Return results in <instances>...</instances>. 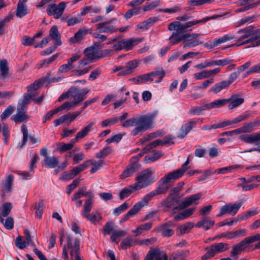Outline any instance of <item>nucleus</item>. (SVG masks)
<instances>
[{"mask_svg": "<svg viewBox=\"0 0 260 260\" xmlns=\"http://www.w3.org/2000/svg\"><path fill=\"white\" fill-rule=\"evenodd\" d=\"M214 0H190L188 1L187 5L189 7L187 8V10H192L195 6H199L206 4H210Z\"/></svg>", "mask_w": 260, "mask_h": 260, "instance_id": "nucleus-30", "label": "nucleus"}, {"mask_svg": "<svg viewBox=\"0 0 260 260\" xmlns=\"http://www.w3.org/2000/svg\"><path fill=\"white\" fill-rule=\"evenodd\" d=\"M66 7V3L61 2L58 5H56L55 4L48 5L46 11L49 16L53 15L54 18L58 19L63 14Z\"/></svg>", "mask_w": 260, "mask_h": 260, "instance_id": "nucleus-5", "label": "nucleus"}, {"mask_svg": "<svg viewBox=\"0 0 260 260\" xmlns=\"http://www.w3.org/2000/svg\"><path fill=\"white\" fill-rule=\"evenodd\" d=\"M149 251L153 260L154 258L155 260H172L171 258L168 259L167 254L164 251L158 248L151 249Z\"/></svg>", "mask_w": 260, "mask_h": 260, "instance_id": "nucleus-21", "label": "nucleus"}, {"mask_svg": "<svg viewBox=\"0 0 260 260\" xmlns=\"http://www.w3.org/2000/svg\"><path fill=\"white\" fill-rule=\"evenodd\" d=\"M246 235V230L241 229L238 231H233L229 233V239H234Z\"/></svg>", "mask_w": 260, "mask_h": 260, "instance_id": "nucleus-52", "label": "nucleus"}, {"mask_svg": "<svg viewBox=\"0 0 260 260\" xmlns=\"http://www.w3.org/2000/svg\"><path fill=\"white\" fill-rule=\"evenodd\" d=\"M126 235V232L123 230L116 231L115 230L111 235V240L113 242L118 243L119 240V238L125 236Z\"/></svg>", "mask_w": 260, "mask_h": 260, "instance_id": "nucleus-42", "label": "nucleus"}, {"mask_svg": "<svg viewBox=\"0 0 260 260\" xmlns=\"http://www.w3.org/2000/svg\"><path fill=\"white\" fill-rule=\"evenodd\" d=\"M135 84H141L147 81H152L150 73L139 75L135 78L131 79Z\"/></svg>", "mask_w": 260, "mask_h": 260, "instance_id": "nucleus-33", "label": "nucleus"}, {"mask_svg": "<svg viewBox=\"0 0 260 260\" xmlns=\"http://www.w3.org/2000/svg\"><path fill=\"white\" fill-rule=\"evenodd\" d=\"M163 155L161 151L153 150L151 155H146L144 157V161L147 164L154 162Z\"/></svg>", "mask_w": 260, "mask_h": 260, "instance_id": "nucleus-32", "label": "nucleus"}, {"mask_svg": "<svg viewBox=\"0 0 260 260\" xmlns=\"http://www.w3.org/2000/svg\"><path fill=\"white\" fill-rule=\"evenodd\" d=\"M228 85V83L225 81H222L218 83H216L215 85L212 86L209 92H213L214 93H217L219 92L222 89L225 88Z\"/></svg>", "mask_w": 260, "mask_h": 260, "instance_id": "nucleus-46", "label": "nucleus"}, {"mask_svg": "<svg viewBox=\"0 0 260 260\" xmlns=\"http://www.w3.org/2000/svg\"><path fill=\"white\" fill-rule=\"evenodd\" d=\"M85 218L91 223L95 225L97 224L102 219V217L100 213L98 211L92 212L91 214L86 216Z\"/></svg>", "mask_w": 260, "mask_h": 260, "instance_id": "nucleus-34", "label": "nucleus"}, {"mask_svg": "<svg viewBox=\"0 0 260 260\" xmlns=\"http://www.w3.org/2000/svg\"><path fill=\"white\" fill-rule=\"evenodd\" d=\"M206 250H207V252H206V253H205L204 255L202 256V260H206L208 258L213 257L216 254H217L213 245H212L211 246L209 247L206 248Z\"/></svg>", "mask_w": 260, "mask_h": 260, "instance_id": "nucleus-53", "label": "nucleus"}, {"mask_svg": "<svg viewBox=\"0 0 260 260\" xmlns=\"http://www.w3.org/2000/svg\"><path fill=\"white\" fill-rule=\"evenodd\" d=\"M207 109V108L205 107V105L201 107H194L189 110V113L192 115H201L204 111Z\"/></svg>", "mask_w": 260, "mask_h": 260, "instance_id": "nucleus-59", "label": "nucleus"}, {"mask_svg": "<svg viewBox=\"0 0 260 260\" xmlns=\"http://www.w3.org/2000/svg\"><path fill=\"white\" fill-rule=\"evenodd\" d=\"M157 113L154 112L141 115L137 118H131L121 122L123 127H129L135 125V127L131 131V135L136 136L140 133L151 129L153 127L154 120Z\"/></svg>", "mask_w": 260, "mask_h": 260, "instance_id": "nucleus-2", "label": "nucleus"}, {"mask_svg": "<svg viewBox=\"0 0 260 260\" xmlns=\"http://www.w3.org/2000/svg\"><path fill=\"white\" fill-rule=\"evenodd\" d=\"M128 207V205L126 202L123 203L119 207L115 208L113 210V214L115 215L118 216L122 212L126 210Z\"/></svg>", "mask_w": 260, "mask_h": 260, "instance_id": "nucleus-63", "label": "nucleus"}, {"mask_svg": "<svg viewBox=\"0 0 260 260\" xmlns=\"http://www.w3.org/2000/svg\"><path fill=\"white\" fill-rule=\"evenodd\" d=\"M90 161V164H91L92 167L90 170V173L91 174H93L95 173L103 165L104 160H100L98 161H93L91 160H89Z\"/></svg>", "mask_w": 260, "mask_h": 260, "instance_id": "nucleus-55", "label": "nucleus"}, {"mask_svg": "<svg viewBox=\"0 0 260 260\" xmlns=\"http://www.w3.org/2000/svg\"><path fill=\"white\" fill-rule=\"evenodd\" d=\"M46 80L47 78H44V79H41L38 81H36L33 84L27 86L28 92H31L33 90H37L40 87L44 85Z\"/></svg>", "mask_w": 260, "mask_h": 260, "instance_id": "nucleus-41", "label": "nucleus"}, {"mask_svg": "<svg viewBox=\"0 0 260 260\" xmlns=\"http://www.w3.org/2000/svg\"><path fill=\"white\" fill-rule=\"evenodd\" d=\"M154 170L151 168L146 169L142 171L136 178V182L135 185L139 190L144 188L155 181L152 177Z\"/></svg>", "mask_w": 260, "mask_h": 260, "instance_id": "nucleus-3", "label": "nucleus"}, {"mask_svg": "<svg viewBox=\"0 0 260 260\" xmlns=\"http://www.w3.org/2000/svg\"><path fill=\"white\" fill-rule=\"evenodd\" d=\"M35 209L36 210V215L39 218H42L43 210L44 209V203L42 200H40L38 203L36 204Z\"/></svg>", "mask_w": 260, "mask_h": 260, "instance_id": "nucleus-54", "label": "nucleus"}, {"mask_svg": "<svg viewBox=\"0 0 260 260\" xmlns=\"http://www.w3.org/2000/svg\"><path fill=\"white\" fill-rule=\"evenodd\" d=\"M196 121H190L182 125L177 137L179 138H183L193 127L196 126Z\"/></svg>", "mask_w": 260, "mask_h": 260, "instance_id": "nucleus-17", "label": "nucleus"}, {"mask_svg": "<svg viewBox=\"0 0 260 260\" xmlns=\"http://www.w3.org/2000/svg\"><path fill=\"white\" fill-rule=\"evenodd\" d=\"M57 56V55L55 54L47 59L40 61V63L37 64V68L39 69L44 66L47 67L49 64L53 61L56 58Z\"/></svg>", "mask_w": 260, "mask_h": 260, "instance_id": "nucleus-58", "label": "nucleus"}, {"mask_svg": "<svg viewBox=\"0 0 260 260\" xmlns=\"http://www.w3.org/2000/svg\"><path fill=\"white\" fill-rule=\"evenodd\" d=\"M77 106L74 102H67L62 104L61 106L57 107L59 111H61L63 110H66L67 111H69L75 107Z\"/></svg>", "mask_w": 260, "mask_h": 260, "instance_id": "nucleus-57", "label": "nucleus"}, {"mask_svg": "<svg viewBox=\"0 0 260 260\" xmlns=\"http://www.w3.org/2000/svg\"><path fill=\"white\" fill-rule=\"evenodd\" d=\"M73 148V145L71 144H66L63 143H59L57 147V149L58 150L60 151V153H62L68 150H70L72 149Z\"/></svg>", "mask_w": 260, "mask_h": 260, "instance_id": "nucleus-64", "label": "nucleus"}, {"mask_svg": "<svg viewBox=\"0 0 260 260\" xmlns=\"http://www.w3.org/2000/svg\"><path fill=\"white\" fill-rule=\"evenodd\" d=\"M146 205L141 200L139 202L135 204L132 208L129 210L128 212L124 216L123 220H127L129 217L134 216L136 215L139 211H140Z\"/></svg>", "mask_w": 260, "mask_h": 260, "instance_id": "nucleus-13", "label": "nucleus"}, {"mask_svg": "<svg viewBox=\"0 0 260 260\" xmlns=\"http://www.w3.org/2000/svg\"><path fill=\"white\" fill-rule=\"evenodd\" d=\"M28 10L25 3L19 1L17 4L16 11V16L18 18H22L28 13Z\"/></svg>", "mask_w": 260, "mask_h": 260, "instance_id": "nucleus-22", "label": "nucleus"}, {"mask_svg": "<svg viewBox=\"0 0 260 260\" xmlns=\"http://www.w3.org/2000/svg\"><path fill=\"white\" fill-rule=\"evenodd\" d=\"M193 223L191 222H188L184 224L181 225L179 227L181 234H184L185 233L189 232L192 228H193Z\"/></svg>", "mask_w": 260, "mask_h": 260, "instance_id": "nucleus-61", "label": "nucleus"}, {"mask_svg": "<svg viewBox=\"0 0 260 260\" xmlns=\"http://www.w3.org/2000/svg\"><path fill=\"white\" fill-rule=\"evenodd\" d=\"M195 211V208H189L184 210L183 212L179 213L174 217V219L176 221L185 219L190 216Z\"/></svg>", "mask_w": 260, "mask_h": 260, "instance_id": "nucleus-38", "label": "nucleus"}, {"mask_svg": "<svg viewBox=\"0 0 260 260\" xmlns=\"http://www.w3.org/2000/svg\"><path fill=\"white\" fill-rule=\"evenodd\" d=\"M87 34V30L85 29H80L75 34L74 36L71 37L69 42L71 43H76L83 38L84 36Z\"/></svg>", "mask_w": 260, "mask_h": 260, "instance_id": "nucleus-31", "label": "nucleus"}, {"mask_svg": "<svg viewBox=\"0 0 260 260\" xmlns=\"http://www.w3.org/2000/svg\"><path fill=\"white\" fill-rule=\"evenodd\" d=\"M146 205L141 200L139 202L135 204L132 208L129 210L128 212L124 216L123 220H127L129 217L134 216L136 215L139 211H140Z\"/></svg>", "mask_w": 260, "mask_h": 260, "instance_id": "nucleus-12", "label": "nucleus"}, {"mask_svg": "<svg viewBox=\"0 0 260 260\" xmlns=\"http://www.w3.org/2000/svg\"><path fill=\"white\" fill-rule=\"evenodd\" d=\"M99 45H93L86 48L84 51L85 56L90 59L92 61L105 57L109 54L111 50L106 49L103 51L99 50Z\"/></svg>", "mask_w": 260, "mask_h": 260, "instance_id": "nucleus-4", "label": "nucleus"}, {"mask_svg": "<svg viewBox=\"0 0 260 260\" xmlns=\"http://www.w3.org/2000/svg\"><path fill=\"white\" fill-rule=\"evenodd\" d=\"M152 222H147L141 224L138 226L136 230H134L133 232L137 236L140 235L143 232L150 230L152 226Z\"/></svg>", "mask_w": 260, "mask_h": 260, "instance_id": "nucleus-39", "label": "nucleus"}, {"mask_svg": "<svg viewBox=\"0 0 260 260\" xmlns=\"http://www.w3.org/2000/svg\"><path fill=\"white\" fill-rule=\"evenodd\" d=\"M68 17H66L64 16L62 17L61 18V20L62 21H67V24L68 26H72L76 24L79 23L82 21V19L80 17H71L67 20Z\"/></svg>", "mask_w": 260, "mask_h": 260, "instance_id": "nucleus-51", "label": "nucleus"}, {"mask_svg": "<svg viewBox=\"0 0 260 260\" xmlns=\"http://www.w3.org/2000/svg\"><path fill=\"white\" fill-rule=\"evenodd\" d=\"M95 124L94 122H90L88 125L77 133L80 139L85 137L90 132L91 128Z\"/></svg>", "mask_w": 260, "mask_h": 260, "instance_id": "nucleus-44", "label": "nucleus"}, {"mask_svg": "<svg viewBox=\"0 0 260 260\" xmlns=\"http://www.w3.org/2000/svg\"><path fill=\"white\" fill-rule=\"evenodd\" d=\"M49 40H52L54 45L56 46H60L62 44L61 41V35L59 32L58 27L56 25L52 26L50 30L49 36Z\"/></svg>", "mask_w": 260, "mask_h": 260, "instance_id": "nucleus-10", "label": "nucleus"}, {"mask_svg": "<svg viewBox=\"0 0 260 260\" xmlns=\"http://www.w3.org/2000/svg\"><path fill=\"white\" fill-rule=\"evenodd\" d=\"M220 17H221V16L218 15H213L211 17H205L202 19H200V20H195V21H191L187 22L185 23V24L186 28H187L190 27H191L192 26H193L194 25H196V24H198L199 23L204 24L209 20L215 19L217 18Z\"/></svg>", "mask_w": 260, "mask_h": 260, "instance_id": "nucleus-25", "label": "nucleus"}, {"mask_svg": "<svg viewBox=\"0 0 260 260\" xmlns=\"http://www.w3.org/2000/svg\"><path fill=\"white\" fill-rule=\"evenodd\" d=\"M93 201L91 199H87L85 200L83 206L82 215L84 217L90 214L92 207Z\"/></svg>", "mask_w": 260, "mask_h": 260, "instance_id": "nucleus-45", "label": "nucleus"}, {"mask_svg": "<svg viewBox=\"0 0 260 260\" xmlns=\"http://www.w3.org/2000/svg\"><path fill=\"white\" fill-rule=\"evenodd\" d=\"M143 38H129L122 40L123 44L124 50H129L133 46L136 45L144 41Z\"/></svg>", "mask_w": 260, "mask_h": 260, "instance_id": "nucleus-16", "label": "nucleus"}, {"mask_svg": "<svg viewBox=\"0 0 260 260\" xmlns=\"http://www.w3.org/2000/svg\"><path fill=\"white\" fill-rule=\"evenodd\" d=\"M58 162V159L55 156H46L43 160V165L49 168H54L57 167Z\"/></svg>", "mask_w": 260, "mask_h": 260, "instance_id": "nucleus-26", "label": "nucleus"}, {"mask_svg": "<svg viewBox=\"0 0 260 260\" xmlns=\"http://www.w3.org/2000/svg\"><path fill=\"white\" fill-rule=\"evenodd\" d=\"M128 113L126 112L123 113L122 115L120 117L113 116L112 117L109 118H107L103 120L101 122V126L103 127H105L113 125L115 123H117L119 121H123L128 117Z\"/></svg>", "mask_w": 260, "mask_h": 260, "instance_id": "nucleus-8", "label": "nucleus"}, {"mask_svg": "<svg viewBox=\"0 0 260 260\" xmlns=\"http://www.w3.org/2000/svg\"><path fill=\"white\" fill-rule=\"evenodd\" d=\"M8 63L6 59L0 60V79L2 80L8 77L9 75Z\"/></svg>", "mask_w": 260, "mask_h": 260, "instance_id": "nucleus-24", "label": "nucleus"}, {"mask_svg": "<svg viewBox=\"0 0 260 260\" xmlns=\"http://www.w3.org/2000/svg\"><path fill=\"white\" fill-rule=\"evenodd\" d=\"M28 116L26 114L25 109L17 107V113L12 117L16 123L22 122L26 120Z\"/></svg>", "mask_w": 260, "mask_h": 260, "instance_id": "nucleus-19", "label": "nucleus"}, {"mask_svg": "<svg viewBox=\"0 0 260 260\" xmlns=\"http://www.w3.org/2000/svg\"><path fill=\"white\" fill-rule=\"evenodd\" d=\"M220 70L219 68L211 70H203L200 72L195 73L194 77L197 80L206 79L217 74Z\"/></svg>", "mask_w": 260, "mask_h": 260, "instance_id": "nucleus-15", "label": "nucleus"}, {"mask_svg": "<svg viewBox=\"0 0 260 260\" xmlns=\"http://www.w3.org/2000/svg\"><path fill=\"white\" fill-rule=\"evenodd\" d=\"M172 225L173 222L172 221H168L157 227L154 231L161 232L164 237H169L174 233V230L171 229Z\"/></svg>", "mask_w": 260, "mask_h": 260, "instance_id": "nucleus-7", "label": "nucleus"}, {"mask_svg": "<svg viewBox=\"0 0 260 260\" xmlns=\"http://www.w3.org/2000/svg\"><path fill=\"white\" fill-rule=\"evenodd\" d=\"M112 151V149L110 146H106L102 148L98 153L95 157L97 158H102L109 155Z\"/></svg>", "mask_w": 260, "mask_h": 260, "instance_id": "nucleus-50", "label": "nucleus"}, {"mask_svg": "<svg viewBox=\"0 0 260 260\" xmlns=\"http://www.w3.org/2000/svg\"><path fill=\"white\" fill-rule=\"evenodd\" d=\"M97 28L100 30V31L104 33L113 34L118 31V27L108 21L100 23L96 25Z\"/></svg>", "mask_w": 260, "mask_h": 260, "instance_id": "nucleus-11", "label": "nucleus"}, {"mask_svg": "<svg viewBox=\"0 0 260 260\" xmlns=\"http://www.w3.org/2000/svg\"><path fill=\"white\" fill-rule=\"evenodd\" d=\"M242 205V202L229 204V215H235Z\"/></svg>", "mask_w": 260, "mask_h": 260, "instance_id": "nucleus-49", "label": "nucleus"}, {"mask_svg": "<svg viewBox=\"0 0 260 260\" xmlns=\"http://www.w3.org/2000/svg\"><path fill=\"white\" fill-rule=\"evenodd\" d=\"M163 135V133L161 131H158L155 132L151 133L144 137L143 139L141 140L142 143H146V142L152 140L154 138H156L158 137H161Z\"/></svg>", "mask_w": 260, "mask_h": 260, "instance_id": "nucleus-48", "label": "nucleus"}, {"mask_svg": "<svg viewBox=\"0 0 260 260\" xmlns=\"http://www.w3.org/2000/svg\"><path fill=\"white\" fill-rule=\"evenodd\" d=\"M138 168V165L137 162H132L128 166L120 175L121 179H125L132 176L137 169Z\"/></svg>", "mask_w": 260, "mask_h": 260, "instance_id": "nucleus-20", "label": "nucleus"}, {"mask_svg": "<svg viewBox=\"0 0 260 260\" xmlns=\"http://www.w3.org/2000/svg\"><path fill=\"white\" fill-rule=\"evenodd\" d=\"M170 44L174 45L182 41H184V34L180 31H176L172 33L169 38Z\"/></svg>", "mask_w": 260, "mask_h": 260, "instance_id": "nucleus-27", "label": "nucleus"}, {"mask_svg": "<svg viewBox=\"0 0 260 260\" xmlns=\"http://www.w3.org/2000/svg\"><path fill=\"white\" fill-rule=\"evenodd\" d=\"M2 211L0 214V222H4V219L3 217L7 216L11 211L12 205L9 203H6L2 205Z\"/></svg>", "mask_w": 260, "mask_h": 260, "instance_id": "nucleus-40", "label": "nucleus"}, {"mask_svg": "<svg viewBox=\"0 0 260 260\" xmlns=\"http://www.w3.org/2000/svg\"><path fill=\"white\" fill-rule=\"evenodd\" d=\"M228 125V122L224 121L218 123L214 124L211 125H204L202 127V130H210L223 127Z\"/></svg>", "mask_w": 260, "mask_h": 260, "instance_id": "nucleus-56", "label": "nucleus"}, {"mask_svg": "<svg viewBox=\"0 0 260 260\" xmlns=\"http://www.w3.org/2000/svg\"><path fill=\"white\" fill-rule=\"evenodd\" d=\"M244 38L248 39L243 41V43H248L251 42L252 46H258L260 45V39L256 40L260 38V30L258 29L250 30L245 35L243 36Z\"/></svg>", "mask_w": 260, "mask_h": 260, "instance_id": "nucleus-6", "label": "nucleus"}, {"mask_svg": "<svg viewBox=\"0 0 260 260\" xmlns=\"http://www.w3.org/2000/svg\"><path fill=\"white\" fill-rule=\"evenodd\" d=\"M35 95V94L32 92L24 94L22 98L19 101L17 107L25 109L26 105L29 103L31 100H32V98Z\"/></svg>", "mask_w": 260, "mask_h": 260, "instance_id": "nucleus-28", "label": "nucleus"}, {"mask_svg": "<svg viewBox=\"0 0 260 260\" xmlns=\"http://www.w3.org/2000/svg\"><path fill=\"white\" fill-rule=\"evenodd\" d=\"M138 190L139 189H137V187L134 184L129 185L128 187L123 188L119 192V196L120 200H124L125 198L129 197L132 193Z\"/></svg>", "mask_w": 260, "mask_h": 260, "instance_id": "nucleus-23", "label": "nucleus"}, {"mask_svg": "<svg viewBox=\"0 0 260 260\" xmlns=\"http://www.w3.org/2000/svg\"><path fill=\"white\" fill-rule=\"evenodd\" d=\"M178 203V200L173 192H170L168 197L161 202V205L165 211H168L171 208H174Z\"/></svg>", "mask_w": 260, "mask_h": 260, "instance_id": "nucleus-9", "label": "nucleus"}, {"mask_svg": "<svg viewBox=\"0 0 260 260\" xmlns=\"http://www.w3.org/2000/svg\"><path fill=\"white\" fill-rule=\"evenodd\" d=\"M189 162V158L188 157L186 161L182 165L181 168L170 172L162 177L158 181L159 185L157 189L146 194L141 199L144 204L147 206L148 202L151 201L154 197L165 193L169 188L168 183L172 180H176L181 177L189 169L188 165Z\"/></svg>", "mask_w": 260, "mask_h": 260, "instance_id": "nucleus-1", "label": "nucleus"}, {"mask_svg": "<svg viewBox=\"0 0 260 260\" xmlns=\"http://www.w3.org/2000/svg\"><path fill=\"white\" fill-rule=\"evenodd\" d=\"M71 260H82L79 255V244L77 241L75 243V251L70 252Z\"/></svg>", "mask_w": 260, "mask_h": 260, "instance_id": "nucleus-62", "label": "nucleus"}, {"mask_svg": "<svg viewBox=\"0 0 260 260\" xmlns=\"http://www.w3.org/2000/svg\"><path fill=\"white\" fill-rule=\"evenodd\" d=\"M136 243V241L133 239L131 237H127L122 240L119 248L120 249H126L135 245Z\"/></svg>", "mask_w": 260, "mask_h": 260, "instance_id": "nucleus-35", "label": "nucleus"}, {"mask_svg": "<svg viewBox=\"0 0 260 260\" xmlns=\"http://www.w3.org/2000/svg\"><path fill=\"white\" fill-rule=\"evenodd\" d=\"M13 179L14 177L12 174H9L7 176L5 183V190L6 192H9L11 191V186L13 184Z\"/></svg>", "mask_w": 260, "mask_h": 260, "instance_id": "nucleus-60", "label": "nucleus"}, {"mask_svg": "<svg viewBox=\"0 0 260 260\" xmlns=\"http://www.w3.org/2000/svg\"><path fill=\"white\" fill-rule=\"evenodd\" d=\"M243 102L244 99L243 98L233 95L230 99H229V108L233 109L242 104Z\"/></svg>", "mask_w": 260, "mask_h": 260, "instance_id": "nucleus-37", "label": "nucleus"}, {"mask_svg": "<svg viewBox=\"0 0 260 260\" xmlns=\"http://www.w3.org/2000/svg\"><path fill=\"white\" fill-rule=\"evenodd\" d=\"M89 165L90 161L87 160L84 162L82 164L73 168L71 171L73 174H74V176H76L81 172L87 168L89 167Z\"/></svg>", "mask_w": 260, "mask_h": 260, "instance_id": "nucleus-43", "label": "nucleus"}, {"mask_svg": "<svg viewBox=\"0 0 260 260\" xmlns=\"http://www.w3.org/2000/svg\"><path fill=\"white\" fill-rule=\"evenodd\" d=\"M214 224V221L210 220L209 217H205L199 221L195 225L197 228H204L206 231L210 229Z\"/></svg>", "mask_w": 260, "mask_h": 260, "instance_id": "nucleus-29", "label": "nucleus"}, {"mask_svg": "<svg viewBox=\"0 0 260 260\" xmlns=\"http://www.w3.org/2000/svg\"><path fill=\"white\" fill-rule=\"evenodd\" d=\"M259 124L258 121H253L249 123H245L242 127L233 131L229 132V134H233L234 133H250L252 132L253 128L254 126H258Z\"/></svg>", "mask_w": 260, "mask_h": 260, "instance_id": "nucleus-14", "label": "nucleus"}, {"mask_svg": "<svg viewBox=\"0 0 260 260\" xmlns=\"http://www.w3.org/2000/svg\"><path fill=\"white\" fill-rule=\"evenodd\" d=\"M73 92H72L71 96L74 98V101L76 106L82 102L85 98L80 92V91H76V89H72Z\"/></svg>", "mask_w": 260, "mask_h": 260, "instance_id": "nucleus-47", "label": "nucleus"}, {"mask_svg": "<svg viewBox=\"0 0 260 260\" xmlns=\"http://www.w3.org/2000/svg\"><path fill=\"white\" fill-rule=\"evenodd\" d=\"M228 103V99H219L205 104V107L208 109L217 108L221 107Z\"/></svg>", "mask_w": 260, "mask_h": 260, "instance_id": "nucleus-36", "label": "nucleus"}, {"mask_svg": "<svg viewBox=\"0 0 260 260\" xmlns=\"http://www.w3.org/2000/svg\"><path fill=\"white\" fill-rule=\"evenodd\" d=\"M241 139L246 143L257 145L260 142V132L252 135H242Z\"/></svg>", "mask_w": 260, "mask_h": 260, "instance_id": "nucleus-18", "label": "nucleus"}]
</instances>
